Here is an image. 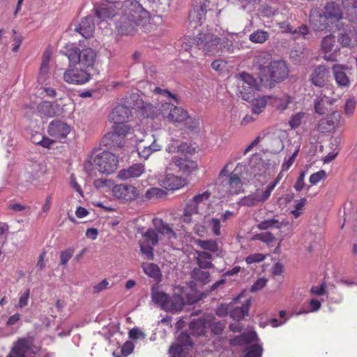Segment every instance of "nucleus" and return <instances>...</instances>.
<instances>
[{
	"mask_svg": "<svg viewBox=\"0 0 357 357\" xmlns=\"http://www.w3.org/2000/svg\"><path fill=\"white\" fill-rule=\"evenodd\" d=\"M253 107L252 112L255 109H264L266 106L269 109H275L278 110L295 111L301 109V103L296 102L294 98L284 94L281 97H273L265 96L260 98H255L253 95V99L249 101Z\"/></svg>",
	"mask_w": 357,
	"mask_h": 357,
	"instance_id": "nucleus-1",
	"label": "nucleus"
},
{
	"mask_svg": "<svg viewBox=\"0 0 357 357\" xmlns=\"http://www.w3.org/2000/svg\"><path fill=\"white\" fill-rule=\"evenodd\" d=\"M194 40V44L204 54L215 55L222 52V47L227 50L232 45L231 41L227 38H219L208 31L199 33Z\"/></svg>",
	"mask_w": 357,
	"mask_h": 357,
	"instance_id": "nucleus-2",
	"label": "nucleus"
},
{
	"mask_svg": "<svg viewBox=\"0 0 357 357\" xmlns=\"http://www.w3.org/2000/svg\"><path fill=\"white\" fill-rule=\"evenodd\" d=\"M151 299L160 309L172 314L181 312L185 305L183 298L178 294L169 295L155 288L151 289Z\"/></svg>",
	"mask_w": 357,
	"mask_h": 357,
	"instance_id": "nucleus-3",
	"label": "nucleus"
},
{
	"mask_svg": "<svg viewBox=\"0 0 357 357\" xmlns=\"http://www.w3.org/2000/svg\"><path fill=\"white\" fill-rule=\"evenodd\" d=\"M289 73L287 64L284 61H273L268 66L266 73L261 75L260 82L264 87L272 89L276 84L286 79Z\"/></svg>",
	"mask_w": 357,
	"mask_h": 357,
	"instance_id": "nucleus-4",
	"label": "nucleus"
},
{
	"mask_svg": "<svg viewBox=\"0 0 357 357\" xmlns=\"http://www.w3.org/2000/svg\"><path fill=\"white\" fill-rule=\"evenodd\" d=\"M234 85L236 96L245 101L253 99L255 91L259 90L256 79L245 72L234 75Z\"/></svg>",
	"mask_w": 357,
	"mask_h": 357,
	"instance_id": "nucleus-5",
	"label": "nucleus"
},
{
	"mask_svg": "<svg viewBox=\"0 0 357 357\" xmlns=\"http://www.w3.org/2000/svg\"><path fill=\"white\" fill-rule=\"evenodd\" d=\"M122 14L129 20L136 21L137 24L144 26L149 22V13L135 0H126L122 6Z\"/></svg>",
	"mask_w": 357,
	"mask_h": 357,
	"instance_id": "nucleus-6",
	"label": "nucleus"
},
{
	"mask_svg": "<svg viewBox=\"0 0 357 357\" xmlns=\"http://www.w3.org/2000/svg\"><path fill=\"white\" fill-rule=\"evenodd\" d=\"M66 55L68 59L70 66L77 63L82 67L92 66L96 57V53L93 49L86 48L80 51L76 47L68 50Z\"/></svg>",
	"mask_w": 357,
	"mask_h": 357,
	"instance_id": "nucleus-7",
	"label": "nucleus"
},
{
	"mask_svg": "<svg viewBox=\"0 0 357 357\" xmlns=\"http://www.w3.org/2000/svg\"><path fill=\"white\" fill-rule=\"evenodd\" d=\"M153 106L149 102H145L137 93H132L121 100L119 104L114 109L113 112H121L122 109L128 111L135 109L141 112H149Z\"/></svg>",
	"mask_w": 357,
	"mask_h": 357,
	"instance_id": "nucleus-8",
	"label": "nucleus"
},
{
	"mask_svg": "<svg viewBox=\"0 0 357 357\" xmlns=\"http://www.w3.org/2000/svg\"><path fill=\"white\" fill-rule=\"evenodd\" d=\"M93 164L100 172L110 174L117 169L119 158L109 151H103L94 157Z\"/></svg>",
	"mask_w": 357,
	"mask_h": 357,
	"instance_id": "nucleus-9",
	"label": "nucleus"
},
{
	"mask_svg": "<svg viewBox=\"0 0 357 357\" xmlns=\"http://www.w3.org/2000/svg\"><path fill=\"white\" fill-rule=\"evenodd\" d=\"M216 0H196V5L188 15L190 24L193 27L201 25L206 19L207 11L215 5Z\"/></svg>",
	"mask_w": 357,
	"mask_h": 357,
	"instance_id": "nucleus-10",
	"label": "nucleus"
},
{
	"mask_svg": "<svg viewBox=\"0 0 357 357\" xmlns=\"http://www.w3.org/2000/svg\"><path fill=\"white\" fill-rule=\"evenodd\" d=\"M114 132H108L102 138L105 146H121L123 138L130 132L132 126L128 123L113 126Z\"/></svg>",
	"mask_w": 357,
	"mask_h": 357,
	"instance_id": "nucleus-11",
	"label": "nucleus"
},
{
	"mask_svg": "<svg viewBox=\"0 0 357 357\" xmlns=\"http://www.w3.org/2000/svg\"><path fill=\"white\" fill-rule=\"evenodd\" d=\"M243 166L238 164L234 170L222 181L229 195H238L244 191L241 171Z\"/></svg>",
	"mask_w": 357,
	"mask_h": 357,
	"instance_id": "nucleus-12",
	"label": "nucleus"
},
{
	"mask_svg": "<svg viewBox=\"0 0 357 357\" xmlns=\"http://www.w3.org/2000/svg\"><path fill=\"white\" fill-rule=\"evenodd\" d=\"M158 241L159 236L157 230L149 228L142 234V238L139 241L140 250L148 259H153V247L158 244Z\"/></svg>",
	"mask_w": 357,
	"mask_h": 357,
	"instance_id": "nucleus-13",
	"label": "nucleus"
},
{
	"mask_svg": "<svg viewBox=\"0 0 357 357\" xmlns=\"http://www.w3.org/2000/svg\"><path fill=\"white\" fill-rule=\"evenodd\" d=\"M70 126L66 123L59 120H54L50 123L47 132L55 140L63 143L70 132Z\"/></svg>",
	"mask_w": 357,
	"mask_h": 357,
	"instance_id": "nucleus-14",
	"label": "nucleus"
},
{
	"mask_svg": "<svg viewBox=\"0 0 357 357\" xmlns=\"http://www.w3.org/2000/svg\"><path fill=\"white\" fill-rule=\"evenodd\" d=\"M272 56L267 52H256L253 55L252 68L257 72L258 77L261 80V75L266 73L268 66L271 61Z\"/></svg>",
	"mask_w": 357,
	"mask_h": 357,
	"instance_id": "nucleus-15",
	"label": "nucleus"
},
{
	"mask_svg": "<svg viewBox=\"0 0 357 357\" xmlns=\"http://www.w3.org/2000/svg\"><path fill=\"white\" fill-rule=\"evenodd\" d=\"M325 15L332 24H335V26L337 30H341L344 26V22L342 20V13L338 4L332 1L328 3L325 7Z\"/></svg>",
	"mask_w": 357,
	"mask_h": 357,
	"instance_id": "nucleus-16",
	"label": "nucleus"
},
{
	"mask_svg": "<svg viewBox=\"0 0 357 357\" xmlns=\"http://www.w3.org/2000/svg\"><path fill=\"white\" fill-rule=\"evenodd\" d=\"M337 40L344 47H351L357 44V33L350 23L345 24L339 30Z\"/></svg>",
	"mask_w": 357,
	"mask_h": 357,
	"instance_id": "nucleus-17",
	"label": "nucleus"
},
{
	"mask_svg": "<svg viewBox=\"0 0 357 357\" xmlns=\"http://www.w3.org/2000/svg\"><path fill=\"white\" fill-rule=\"evenodd\" d=\"M270 196L265 189H257L255 192L242 197L238 203L241 206H255L259 204L264 203L269 199Z\"/></svg>",
	"mask_w": 357,
	"mask_h": 357,
	"instance_id": "nucleus-18",
	"label": "nucleus"
},
{
	"mask_svg": "<svg viewBox=\"0 0 357 357\" xmlns=\"http://www.w3.org/2000/svg\"><path fill=\"white\" fill-rule=\"evenodd\" d=\"M288 137V133L284 130H278L268 135V149L272 153H279L284 149V140Z\"/></svg>",
	"mask_w": 357,
	"mask_h": 357,
	"instance_id": "nucleus-19",
	"label": "nucleus"
},
{
	"mask_svg": "<svg viewBox=\"0 0 357 357\" xmlns=\"http://www.w3.org/2000/svg\"><path fill=\"white\" fill-rule=\"evenodd\" d=\"M328 20L324 12L319 8H313L310 13V24L315 31H324L328 26Z\"/></svg>",
	"mask_w": 357,
	"mask_h": 357,
	"instance_id": "nucleus-20",
	"label": "nucleus"
},
{
	"mask_svg": "<svg viewBox=\"0 0 357 357\" xmlns=\"http://www.w3.org/2000/svg\"><path fill=\"white\" fill-rule=\"evenodd\" d=\"M112 194L116 198L126 201L133 200L138 195L135 187L126 184L114 185L112 188Z\"/></svg>",
	"mask_w": 357,
	"mask_h": 357,
	"instance_id": "nucleus-21",
	"label": "nucleus"
},
{
	"mask_svg": "<svg viewBox=\"0 0 357 357\" xmlns=\"http://www.w3.org/2000/svg\"><path fill=\"white\" fill-rule=\"evenodd\" d=\"M329 70L324 65H319L314 68L310 75L309 80L315 86L324 87L328 82Z\"/></svg>",
	"mask_w": 357,
	"mask_h": 357,
	"instance_id": "nucleus-22",
	"label": "nucleus"
},
{
	"mask_svg": "<svg viewBox=\"0 0 357 357\" xmlns=\"http://www.w3.org/2000/svg\"><path fill=\"white\" fill-rule=\"evenodd\" d=\"M63 79L70 84H82L90 79V75L82 69H68L64 73Z\"/></svg>",
	"mask_w": 357,
	"mask_h": 357,
	"instance_id": "nucleus-23",
	"label": "nucleus"
},
{
	"mask_svg": "<svg viewBox=\"0 0 357 357\" xmlns=\"http://www.w3.org/2000/svg\"><path fill=\"white\" fill-rule=\"evenodd\" d=\"M94 14L100 20L104 21L113 18L117 13V6L115 4H107L101 3L95 6Z\"/></svg>",
	"mask_w": 357,
	"mask_h": 357,
	"instance_id": "nucleus-24",
	"label": "nucleus"
},
{
	"mask_svg": "<svg viewBox=\"0 0 357 357\" xmlns=\"http://www.w3.org/2000/svg\"><path fill=\"white\" fill-rule=\"evenodd\" d=\"M259 113H233L231 121L236 126L246 127L252 125L259 119Z\"/></svg>",
	"mask_w": 357,
	"mask_h": 357,
	"instance_id": "nucleus-25",
	"label": "nucleus"
},
{
	"mask_svg": "<svg viewBox=\"0 0 357 357\" xmlns=\"http://www.w3.org/2000/svg\"><path fill=\"white\" fill-rule=\"evenodd\" d=\"M340 118V113H328L326 116L319 120L318 130L321 132L331 131L337 126Z\"/></svg>",
	"mask_w": 357,
	"mask_h": 357,
	"instance_id": "nucleus-26",
	"label": "nucleus"
},
{
	"mask_svg": "<svg viewBox=\"0 0 357 357\" xmlns=\"http://www.w3.org/2000/svg\"><path fill=\"white\" fill-rule=\"evenodd\" d=\"M141 26L137 24L136 21L129 20L126 17L121 15L119 20L116 22V29L119 33L122 35L132 34L137 30V28Z\"/></svg>",
	"mask_w": 357,
	"mask_h": 357,
	"instance_id": "nucleus-27",
	"label": "nucleus"
},
{
	"mask_svg": "<svg viewBox=\"0 0 357 357\" xmlns=\"http://www.w3.org/2000/svg\"><path fill=\"white\" fill-rule=\"evenodd\" d=\"M95 30V24L92 16H86L82 19L80 23L75 27V31L85 38L93 36Z\"/></svg>",
	"mask_w": 357,
	"mask_h": 357,
	"instance_id": "nucleus-28",
	"label": "nucleus"
},
{
	"mask_svg": "<svg viewBox=\"0 0 357 357\" xmlns=\"http://www.w3.org/2000/svg\"><path fill=\"white\" fill-rule=\"evenodd\" d=\"M144 172V165L141 163H136L119 171L118 178L121 180H129L139 177Z\"/></svg>",
	"mask_w": 357,
	"mask_h": 357,
	"instance_id": "nucleus-29",
	"label": "nucleus"
},
{
	"mask_svg": "<svg viewBox=\"0 0 357 357\" xmlns=\"http://www.w3.org/2000/svg\"><path fill=\"white\" fill-rule=\"evenodd\" d=\"M173 162L178 167L182 174L189 175L197 169V164L195 161L189 160L186 157L174 158Z\"/></svg>",
	"mask_w": 357,
	"mask_h": 357,
	"instance_id": "nucleus-30",
	"label": "nucleus"
},
{
	"mask_svg": "<svg viewBox=\"0 0 357 357\" xmlns=\"http://www.w3.org/2000/svg\"><path fill=\"white\" fill-rule=\"evenodd\" d=\"M153 223L158 233L165 236L169 240H175L177 238L176 233L173 230L172 227L168 223L164 222L163 220L155 218L153 220Z\"/></svg>",
	"mask_w": 357,
	"mask_h": 357,
	"instance_id": "nucleus-31",
	"label": "nucleus"
},
{
	"mask_svg": "<svg viewBox=\"0 0 357 357\" xmlns=\"http://www.w3.org/2000/svg\"><path fill=\"white\" fill-rule=\"evenodd\" d=\"M207 328V319L199 318L193 319L189 324V333L195 337L205 336Z\"/></svg>",
	"mask_w": 357,
	"mask_h": 357,
	"instance_id": "nucleus-32",
	"label": "nucleus"
},
{
	"mask_svg": "<svg viewBox=\"0 0 357 357\" xmlns=\"http://www.w3.org/2000/svg\"><path fill=\"white\" fill-rule=\"evenodd\" d=\"M185 181L174 174H167L161 181V185L168 190H176L183 187Z\"/></svg>",
	"mask_w": 357,
	"mask_h": 357,
	"instance_id": "nucleus-33",
	"label": "nucleus"
},
{
	"mask_svg": "<svg viewBox=\"0 0 357 357\" xmlns=\"http://www.w3.org/2000/svg\"><path fill=\"white\" fill-rule=\"evenodd\" d=\"M346 67L343 65L335 64L332 70L337 84L341 87H347L350 84V80L344 72Z\"/></svg>",
	"mask_w": 357,
	"mask_h": 357,
	"instance_id": "nucleus-34",
	"label": "nucleus"
},
{
	"mask_svg": "<svg viewBox=\"0 0 357 357\" xmlns=\"http://www.w3.org/2000/svg\"><path fill=\"white\" fill-rule=\"evenodd\" d=\"M257 335L254 331L244 332L239 335L229 340V344L233 347L249 344L254 342Z\"/></svg>",
	"mask_w": 357,
	"mask_h": 357,
	"instance_id": "nucleus-35",
	"label": "nucleus"
},
{
	"mask_svg": "<svg viewBox=\"0 0 357 357\" xmlns=\"http://www.w3.org/2000/svg\"><path fill=\"white\" fill-rule=\"evenodd\" d=\"M250 305V302L249 300H247L244 303H243L241 306L233 307L231 305L229 316L234 320L240 321L242 320L246 314H248L249 308Z\"/></svg>",
	"mask_w": 357,
	"mask_h": 357,
	"instance_id": "nucleus-36",
	"label": "nucleus"
},
{
	"mask_svg": "<svg viewBox=\"0 0 357 357\" xmlns=\"http://www.w3.org/2000/svg\"><path fill=\"white\" fill-rule=\"evenodd\" d=\"M196 261L199 268L203 269L212 268L214 265L212 263L213 256L206 251H196Z\"/></svg>",
	"mask_w": 357,
	"mask_h": 357,
	"instance_id": "nucleus-37",
	"label": "nucleus"
},
{
	"mask_svg": "<svg viewBox=\"0 0 357 357\" xmlns=\"http://www.w3.org/2000/svg\"><path fill=\"white\" fill-rule=\"evenodd\" d=\"M50 61V54L48 52H45L43 56L42 63L40 68L38 82L44 83L47 79V75L49 73V63Z\"/></svg>",
	"mask_w": 357,
	"mask_h": 357,
	"instance_id": "nucleus-38",
	"label": "nucleus"
},
{
	"mask_svg": "<svg viewBox=\"0 0 357 357\" xmlns=\"http://www.w3.org/2000/svg\"><path fill=\"white\" fill-rule=\"evenodd\" d=\"M196 245L203 250H207L213 253L219 251V246L218 242L214 239L202 240L197 239L195 241Z\"/></svg>",
	"mask_w": 357,
	"mask_h": 357,
	"instance_id": "nucleus-39",
	"label": "nucleus"
},
{
	"mask_svg": "<svg viewBox=\"0 0 357 357\" xmlns=\"http://www.w3.org/2000/svg\"><path fill=\"white\" fill-rule=\"evenodd\" d=\"M199 210L197 206H195L190 201L186 204L183 208V214L181 216V220L183 222L189 224L192 222V216L199 213Z\"/></svg>",
	"mask_w": 357,
	"mask_h": 357,
	"instance_id": "nucleus-40",
	"label": "nucleus"
},
{
	"mask_svg": "<svg viewBox=\"0 0 357 357\" xmlns=\"http://www.w3.org/2000/svg\"><path fill=\"white\" fill-rule=\"evenodd\" d=\"M132 118V113H109V119L114 125L128 123Z\"/></svg>",
	"mask_w": 357,
	"mask_h": 357,
	"instance_id": "nucleus-41",
	"label": "nucleus"
},
{
	"mask_svg": "<svg viewBox=\"0 0 357 357\" xmlns=\"http://www.w3.org/2000/svg\"><path fill=\"white\" fill-rule=\"evenodd\" d=\"M226 326L225 321H217L215 319H207V327L213 335H221Z\"/></svg>",
	"mask_w": 357,
	"mask_h": 357,
	"instance_id": "nucleus-42",
	"label": "nucleus"
},
{
	"mask_svg": "<svg viewBox=\"0 0 357 357\" xmlns=\"http://www.w3.org/2000/svg\"><path fill=\"white\" fill-rule=\"evenodd\" d=\"M283 223L279 222L278 220L272 218L261 221L257 225V228L259 230H267L268 229L276 228L281 229Z\"/></svg>",
	"mask_w": 357,
	"mask_h": 357,
	"instance_id": "nucleus-43",
	"label": "nucleus"
},
{
	"mask_svg": "<svg viewBox=\"0 0 357 357\" xmlns=\"http://www.w3.org/2000/svg\"><path fill=\"white\" fill-rule=\"evenodd\" d=\"M200 268H195L192 271V278L198 282H202L204 284H206L210 282L211 275L209 272L204 271L202 270Z\"/></svg>",
	"mask_w": 357,
	"mask_h": 357,
	"instance_id": "nucleus-44",
	"label": "nucleus"
},
{
	"mask_svg": "<svg viewBox=\"0 0 357 357\" xmlns=\"http://www.w3.org/2000/svg\"><path fill=\"white\" fill-rule=\"evenodd\" d=\"M186 114H188V113H168L167 116H164V119L175 126H183Z\"/></svg>",
	"mask_w": 357,
	"mask_h": 357,
	"instance_id": "nucleus-45",
	"label": "nucleus"
},
{
	"mask_svg": "<svg viewBox=\"0 0 357 357\" xmlns=\"http://www.w3.org/2000/svg\"><path fill=\"white\" fill-rule=\"evenodd\" d=\"M306 113H296L289 121V125L291 129H296L307 121Z\"/></svg>",
	"mask_w": 357,
	"mask_h": 357,
	"instance_id": "nucleus-46",
	"label": "nucleus"
},
{
	"mask_svg": "<svg viewBox=\"0 0 357 357\" xmlns=\"http://www.w3.org/2000/svg\"><path fill=\"white\" fill-rule=\"evenodd\" d=\"M331 102L328 97L326 96L322 98H317L314 100V112H324V110L330 109L328 106H331Z\"/></svg>",
	"mask_w": 357,
	"mask_h": 357,
	"instance_id": "nucleus-47",
	"label": "nucleus"
},
{
	"mask_svg": "<svg viewBox=\"0 0 357 357\" xmlns=\"http://www.w3.org/2000/svg\"><path fill=\"white\" fill-rule=\"evenodd\" d=\"M38 112H59L60 105L55 102L43 101L37 105Z\"/></svg>",
	"mask_w": 357,
	"mask_h": 357,
	"instance_id": "nucleus-48",
	"label": "nucleus"
},
{
	"mask_svg": "<svg viewBox=\"0 0 357 357\" xmlns=\"http://www.w3.org/2000/svg\"><path fill=\"white\" fill-rule=\"evenodd\" d=\"M263 348L258 344L248 346L244 351L243 357H261Z\"/></svg>",
	"mask_w": 357,
	"mask_h": 357,
	"instance_id": "nucleus-49",
	"label": "nucleus"
},
{
	"mask_svg": "<svg viewBox=\"0 0 357 357\" xmlns=\"http://www.w3.org/2000/svg\"><path fill=\"white\" fill-rule=\"evenodd\" d=\"M252 240L259 241L268 245H271L272 243L276 241L275 236L270 231H265L255 234Z\"/></svg>",
	"mask_w": 357,
	"mask_h": 357,
	"instance_id": "nucleus-50",
	"label": "nucleus"
},
{
	"mask_svg": "<svg viewBox=\"0 0 357 357\" xmlns=\"http://www.w3.org/2000/svg\"><path fill=\"white\" fill-rule=\"evenodd\" d=\"M144 273L151 278H158L161 275L160 270L158 265L153 263L144 264L142 266Z\"/></svg>",
	"mask_w": 357,
	"mask_h": 357,
	"instance_id": "nucleus-51",
	"label": "nucleus"
},
{
	"mask_svg": "<svg viewBox=\"0 0 357 357\" xmlns=\"http://www.w3.org/2000/svg\"><path fill=\"white\" fill-rule=\"evenodd\" d=\"M268 37L269 33L267 31L258 29L250 35L249 39L255 43H264Z\"/></svg>",
	"mask_w": 357,
	"mask_h": 357,
	"instance_id": "nucleus-52",
	"label": "nucleus"
},
{
	"mask_svg": "<svg viewBox=\"0 0 357 357\" xmlns=\"http://www.w3.org/2000/svg\"><path fill=\"white\" fill-rule=\"evenodd\" d=\"M207 227L214 236H220L222 235L221 220L217 218H212L207 221Z\"/></svg>",
	"mask_w": 357,
	"mask_h": 357,
	"instance_id": "nucleus-53",
	"label": "nucleus"
},
{
	"mask_svg": "<svg viewBox=\"0 0 357 357\" xmlns=\"http://www.w3.org/2000/svg\"><path fill=\"white\" fill-rule=\"evenodd\" d=\"M211 196V192L209 190H206L202 193H199L193 197L190 201L199 210L200 204H205Z\"/></svg>",
	"mask_w": 357,
	"mask_h": 357,
	"instance_id": "nucleus-54",
	"label": "nucleus"
},
{
	"mask_svg": "<svg viewBox=\"0 0 357 357\" xmlns=\"http://www.w3.org/2000/svg\"><path fill=\"white\" fill-rule=\"evenodd\" d=\"M300 151V143L298 142L294 153L290 155L288 158H285L284 162L282 165L281 168L282 171L287 172L289 168L292 166L294 162H295L296 158L297 157Z\"/></svg>",
	"mask_w": 357,
	"mask_h": 357,
	"instance_id": "nucleus-55",
	"label": "nucleus"
},
{
	"mask_svg": "<svg viewBox=\"0 0 357 357\" xmlns=\"http://www.w3.org/2000/svg\"><path fill=\"white\" fill-rule=\"evenodd\" d=\"M306 203L307 199L305 198H301V199L296 201L294 209L291 211V214H292L295 219L298 218L302 215Z\"/></svg>",
	"mask_w": 357,
	"mask_h": 357,
	"instance_id": "nucleus-56",
	"label": "nucleus"
},
{
	"mask_svg": "<svg viewBox=\"0 0 357 357\" xmlns=\"http://www.w3.org/2000/svg\"><path fill=\"white\" fill-rule=\"evenodd\" d=\"M335 37L329 35L325 36L321 41V48L325 52H330L333 50L335 44Z\"/></svg>",
	"mask_w": 357,
	"mask_h": 357,
	"instance_id": "nucleus-57",
	"label": "nucleus"
},
{
	"mask_svg": "<svg viewBox=\"0 0 357 357\" xmlns=\"http://www.w3.org/2000/svg\"><path fill=\"white\" fill-rule=\"evenodd\" d=\"M166 195L165 192L158 188H151L147 190L145 193L146 198L149 199H154V198H161Z\"/></svg>",
	"mask_w": 357,
	"mask_h": 357,
	"instance_id": "nucleus-58",
	"label": "nucleus"
},
{
	"mask_svg": "<svg viewBox=\"0 0 357 357\" xmlns=\"http://www.w3.org/2000/svg\"><path fill=\"white\" fill-rule=\"evenodd\" d=\"M309 29L305 25L302 24L298 28H292V31L290 32L292 34V37L294 40L298 39L301 36L305 38V36L308 33Z\"/></svg>",
	"mask_w": 357,
	"mask_h": 357,
	"instance_id": "nucleus-59",
	"label": "nucleus"
},
{
	"mask_svg": "<svg viewBox=\"0 0 357 357\" xmlns=\"http://www.w3.org/2000/svg\"><path fill=\"white\" fill-rule=\"evenodd\" d=\"M199 125V119L192 117L188 114L185 115V121H183V126L189 130H193L197 128Z\"/></svg>",
	"mask_w": 357,
	"mask_h": 357,
	"instance_id": "nucleus-60",
	"label": "nucleus"
},
{
	"mask_svg": "<svg viewBox=\"0 0 357 357\" xmlns=\"http://www.w3.org/2000/svg\"><path fill=\"white\" fill-rule=\"evenodd\" d=\"M74 253L73 248H67L60 252V264L61 265H66L68 261L71 259Z\"/></svg>",
	"mask_w": 357,
	"mask_h": 357,
	"instance_id": "nucleus-61",
	"label": "nucleus"
},
{
	"mask_svg": "<svg viewBox=\"0 0 357 357\" xmlns=\"http://www.w3.org/2000/svg\"><path fill=\"white\" fill-rule=\"evenodd\" d=\"M266 259V256L261 253L251 254L246 257L245 262L248 264H252L254 263H259L263 261Z\"/></svg>",
	"mask_w": 357,
	"mask_h": 357,
	"instance_id": "nucleus-62",
	"label": "nucleus"
},
{
	"mask_svg": "<svg viewBox=\"0 0 357 357\" xmlns=\"http://www.w3.org/2000/svg\"><path fill=\"white\" fill-rule=\"evenodd\" d=\"M326 177V173L324 170H319L310 176L309 181L312 185L317 184L320 181Z\"/></svg>",
	"mask_w": 357,
	"mask_h": 357,
	"instance_id": "nucleus-63",
	"label": "nucleus"
},
{
	"mask_svg": "<svg viewBox=\"0 0 357 357\" xmlns=\"http://www.w3.org/2000/svg\"><path fill=\"white\" fill-rule=\"evenodd\" d=\"M30 295L29 289H26L24 292L20 294L18 303L16 305L17 308H23L28 305L29 298Z\"/></svg>",
	"mask_w": 357,
	"mask_h": 357,
	"instance_id": "nucleus-64",
	"label": "nucleus"
}]
</instances>
